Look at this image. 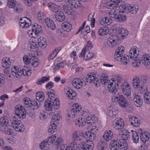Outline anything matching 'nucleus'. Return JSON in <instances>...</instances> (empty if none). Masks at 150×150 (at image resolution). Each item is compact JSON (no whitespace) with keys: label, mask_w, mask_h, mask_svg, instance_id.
Here are the masks:
<instances>
[{"label":"nucleus","mask_w":150,"mask_h":150,"mask_svg":"<svg viewBox=\"0 0 150 150\" xmlns=\"http://www.w3.org/2000/svg\"><path fill=\"white\" fill-rule=\"evenodd\" d=\"M47 113L45 111H41L40 113L39 118L40 119L42 120H43L47 117L46 114Z\"/></svg>","instance_id":"nucleus-63"},{"label":"nucleus","mask_w":150,"mask_h":150,"mask_svg":"<svg viewBox=\"0 0 150 150\" xmlns=\"http://www.w3.org/2000/svg\"><path fill=\"white\" fill-rule=\"evenodd\" d=\"M120 140L111 141L110 144V148L112 150H117L119 149Z\"/></svg>","instance_id":"nucleus-29"},{"label":"nucleus","mask_w":150,"mask_h":150,"mask_svg":"<svg viewBox=\"0 0 150 150\" xmlns=\"http://www.w3.org/2000/svg\"><path fill=\"white\" fill-rule=\"evenodd\" d=\"M55 17L56 20L58 22L63 21L65 18L64 13L61 11H58L56 12L55 15Z\"/></svg>","instance_id":"nucleus-23"},{"label":"nucleus","mask_w":150,"mask_h":150,"mask_svg":"<svg viewBox=\"0 0 150 150\" xmlns=\"http://www.w3.org/2000/svg\"><path fill=\"white\" fill-rule=\"evenodd\" d=\"M77 147V145L75 142H71L68 146L69 150H76Z\"/></svg>","instance_id":"nucleus-61"},{"label":"nucleus","mask_w":150,"mask_h":150,"mask_svg":"<svg viewBox=\"0 0 150 150\" xmlns=\"http://www.w3.org/2000/svg\"><path fill=\"white\" fill-rule=\"evenodd\" d=\"M119 149L121 150H127L128 147V145L126 141L120 139L119 141Z\"/></svg>","instance_id":"nucleus-35"},{"label":"nucleus","mask_w":150,"mask_h":150,"mask_svg":"<svg viewBox=\"0 0 150 150\" xmlns=\"http://www.w3.org/2000/svg\"><path fill=\"white\" fill-rule=\"evenodd\" d=\"M113 136V133L110 130L105 131L103 135L104 139L108 141L112 139Z\"/></svg>","instance_id":"nucleus-36"},{"label":"nucleus","mask_w":150,"mask_h":150,"mask_svg":"<svg viewBox=\"0 0 150 150\" xmlns=\"http://www.w3.org/2000/svg\"><path fill=\"white\" fill-rule=\"evenodd\" d=\"M60 102L58 98H55L53 100L50 98L46 100L44 103V108L46 110L52 111V108L57 109L59 106Z\"/></svg>","instance_id":"nucleus-3"},{"label":"nucleus","mask_w":150,"mask_h":150,"mask_svg":"<svg viewBox=\"0 0 150 150\" xmlns=\"http://www.w3.org/2000/svg\"><path fill=\"white\" fill-rule=\"evenodd\" d=\"M112 100L113 102L117 103L121 108H126L127 105V101L126 98L122 95L120 94L118 92L113 95L112 97Z\"/></svg>","instance_id":"nucleus-5"},{"label":"nucleus","mask_w":150,"mask_h":150,"mask_svg":"<svg viewBox=\"0 0 150 150\" xmlns=\"http://www.w3.org/2000/svg\"><path fill=\"white\" fill-rule=\"evenodd\" d=\"M109 31V29L108 28L102 27L99 29L98 33L99 35L103 36L108 34Z\"/></svg>","instance_id":"nucleus-43"},{"label":"nucleus","mask_w":150,"mask_h":150,"mask_svg":"<svg viewBox=\"0 0 150 150\" xmlns=\"http://www.w3.org/2000/svg\"><path fill=\"white\" fill-rule=\"evenodd\" d=\"M100 81L102 84L105 85L107 84L108 81V77L107 75L102 74L100 77Z\"/></svg>","instance_id":"nucleus-49"},{"label":"nucleus","mask_w":150,"mask_h":150,"mask_svg":"<svg viewBox=\"0 0 150 150\" xmlns=\"http://www.w3.org/2000/svg\"><path fill=\"white\" fill-rule=\"evenodd\" d=\"M62 27L64 30L67 32H69L72 29L71 24L67 21L62 23Z\"/></svg>","instance_id":"nucleus-30"},{"label":"nucleus","mask_w":150,"mask_h":150,"mask_svg":"<svg viewBox=\"0 0 150 150\" xmlns=\"http://www.w3.org/2000/svg\"><path fill=\"white\" fill-rule=\"evenodd\" d=\"M11 126L15 130L18 132H22L24 131L25 127L21 121L13 117L11 123Z\"/></svg>","instance_id":"nucleus-9"},{"label":"nucleus","mask_w":150,"mask_h":150,"mask_svg":"<svg viewBox=\"0 0 150 150\" xmlns=\"http://www.w3.org/2000/svg\"><path fill=\"white\" fill-rule=\"evenodd\" d=\"M117 22L120 23L125 22L126 20V16L123 14H118L116 15L115 18Z\"/></svg>","instance_id":"nucleus-42"},{"label":"nucleus","mask_w":150,"mask_h":150,"mask_svg":"<svg viewBox=\"0 0 150 150\" xmlns=\"http://www.w3.org/2000/svg\"><path fill=\"white\" fill-rule=\"evenodd\" d=\"M64 92L66 94L68 98L70 100H73L76 98V92L73 91L69 88H67L64 89Z\"/></svg>","instance_id":"nucleus-17"},{"label":"nucleus","mask_w":150,"mask_h":150,"mask_svg":"<svg viewBox=\"0 0 150 150\" xmlns=\"http://www.w3.org/2000/svg\"><path fill=\"white\" fill-rule=\"evenodd\" d=\"M38 59L37 58H36L34 59L31 61V62H30L31 65L34 67H37L39 64V62H38Z\"/></svg>","instance_id":"nucleus-64"},{"label":"nucleus","mask_w":150,"mask_h":150,"mask_svg":"<svg viewBox=\"0 0 150 150\" xmlns=\"http://www.w3.org/2000/svg\"><path fill=\"white\" fill-rule=\"evenodd\" d=\"M62 8L64 12L67 14L71 15L73 13V8L70 6L65 4L63 6Z\"/></svg>","instance_id":"nucleus-41"},{"label":"nucleus","mask_w":150,"mask_h":150,"mask_svg":"<svg viewBox=\"0 0 150 150\" xmlns=\"http://www.w3.org/2000/svg\"><path fill=\"white\" fill-rule=\"evenodd\" d=\"M131 132H133L132 137L133 142L134 143H138L139 140V136L138 133L135 131L133 132V130H132Z\"/></svg>","instance_id":"nucleus-52"},{"label":"nucleus","mask_w":150,"mask_h":150,"mask_svg":"<svg viewBox=\"0 0 150 150\" xmlns=\"http://www.w3.org/2000/svg\"><path fill=\"white\" fill-rule=\"evenodd\" d=\"M8 120L6 116H4L0 119V126H5L8 123Z\"/></svg>","instance_id":"nucleus-50"},{"label":"nucleus","mask_w":150,"mask_h":150,"mask_svg":"<svg viewBox=\"0 0 150 150\" xmlns=\"http://www.w3.org/2000/svg\"><path fill=\"white\" fill-rule=\"evenodd\" d=\"M72 137L74 141H80L81 139V136L77 132H75L73 133Z\"/></svg>","instance_id":"nucleus-57"},{"label":"nucleus","mask_w":150,"mask_h":150,"mask_svg":"<svg viewBox=\"0 0 150 150\" xmlns=\"http://www.w3.org/2000/svg\"><path fill=\"white\" fill-rule=\"evenodd\" d=\"M48 138L46 140H45L42 141L40 144L39 145L40 148L41 149H44L45 147H47L46 146L47 145H50V143H48Z\"/></svg>","instance_id":"nucleus-60"},{"label":"nucleus","mask_w":150,"mask_h":150,"mask_svg":"<svg viewBox=\"0 0 150 150\" xmlns=\"http://www.w3.org/2000/svg\"><path fill=\"white\" fill-rule=\"evenodd\" d=\"M96 74L93 73H88L85 79V83H93L95 84V86L98 87L99 86V81L98 78H97Z\"/></svg>","instance_id":"nucleus-11"},{"label":"nucleus","mask_w":150,"mask_h":150,"mask_svg":"<svg viewBox=\"0 0 150 150\" xmlns=\"http://www.w3.org/2000/svg\"><path fill=\"white\" fill-rule=\"evenodd\" d=\"M40 101H38V102H37L35 100H33L31 101V108H32V107H33L35 109H38V108L40 107Z\"/></svg>","instance_id":"nucleus-55"},{"label":"nucleus","mask_w":150,"mask_h":150,"mask_svg":"<svg viewBox=\"0 0 150 150\" xmlns=\"http://www.w3.org/2000/svg\"><path fill=\"white\" fill-rule=\"evenodd\" d=\"M45 22L47 27L50 29L53 30L56 28L54 22L50 18H46L45 19Z\"/></svg>","instance_id":"nucleus-28"},{"label":"nucleus","mask_w":150,"mask_h":150,"mask_svg":"<svg viewBox=\"0 0 150 150\" xmlns=\"http://www.w3.org/2000/svg\"><path fill=\"white\" fill-rule=\"evenodd\" d=\"M38 43L39 45L42 48H45L47 46L46 39L43 37H40L38 39Z\"/></svg>","instance_id":"nucleus-38"},{"label":"nucleus","mask_w":150,"mask_h":150,"mask_svg":"<svg viewBox=\"0 0 150 150\" xmlns=\"http://www.w3.org/2000/svg\"><path fill=\"white\" fill-rule=\"evenodd\" d=\"M47 95L48 96L49 98H50V97H53L54 98L55 96V91L54 90L52 89L49 90L47 91Z\"/></svg>","instance_id":"nucleus-62"},{"label":"nucleus","mask_w":150,"mask_h":150,"mask_svg":"<svg viewBox=\"0 0 150 150\" xmlns=\"http://www.w3.org/2000/svg\"><path fill=\"white\" fill-rule=\"evenodd\" d=\"M118 113V111L117 109L112 107H110L108 109V114L111 118H115L117 115Z\"/></svg>","instance_id":"nucleus-26"},{"label":"nucleus","mask_w":150,"mask_h":150,"mask_svg":"<svg viewBox=\"0 0 150 150\" xmlns=\"http://www.w3.org/2000/svg\"><path fill=\"white\" fill-rule=\"evenodd\" d=\"M36 99L39 101H43L45 98L44 94L42 92H39L36 95Z\"/></svg>","instance_id":"nucleus-51"},{"label":"nucleus","mask_w":150,"mask_h":150,"mask_svg":"<svg viewBox=\"0 0 150 150\" xmlns=\"http://www.w3.org/2000/svg\"><path fill=\"white\" fill-rule=\"evenodd\" d=\"M43 32V30L40 25L35 23L32 25L31 30H29L28 34L31 38H36Z\"/></svg>","instance_id":"nucleus-6"},{"label":"nucleus","mask_w":150,"mask_h":150,"mask_svg":"<svg viewBox=\"0 0 150 150\" xmlns=\"http://www.w3.org/2000/svg\"><path fill=\"white\" fill-rule=\"evenodd\" d=\"M68 2L69 4L76 8H77L80 6L81 4L79 0H69Z\"/></svg>","instance_id":"nucleus-39"},{"label":"nucleus","mask_w":150,"mask_h":150,"mask_svg":"<svg viewBox=\"0 0 150 150\" xmlns=\"http://www.w3.org/2000/svg\"><path fill=\"white\" fill-rule=\"evenodd\" d=\"M7 5L9 8H13L14 13H19L23 11L22 6L17 3L16 0H8Z\"/></svg>","instance_id":"nucleus-7"},{"label":"nucleus","mask_w":150,"mask_h":150,"mask_svg":"<svg viewBox=\"0 0 150 150\" xmlns=\"http://www.w3.org/2000/svg\"><path fill=\"white\" fill-rule=\"evenodd\" d=\"M31 100L29 98L25 97L23 99V102L24 103L25 106L27 108H31Z\"/></svg>","instance_id":"nucleus-53"},{"label":"nucleus","mask_w":150,"mask_h":150,"mask_svg":"<svg viewBox=\"0 0 150 150\" xmlns=\"http://www.w3.org/2000/svg\"><path fill=\"white\" fill-rule=\"evenodd\" d=\"M122 91L125 95L128 96L131 93V88L129 84L127 82L123 83L121 86Z\"/></svg>","instance_id":"nucleus-16"},{"label":"nucleus","mask_w":150,"mask_h":150,"mask_svg":"<svg viewBox=\"0 0 150 150\" xmlns=\"http://www.w3.org/2000/svg\"><path fill=\"white\" fill-rule=\"evenodd\" d=\"M115 79L114 78L109 81L108 86L109 91L112 93L113 96L114 94H116V92H117L118 86V84L116 83V80H115Z\"/></svg>","instance_id":"nucleus-12"},{"label":"nucleus","mask_w":150,"mask_h":150,"mask_svg":"<svg viewBox=\"0 0 150 150\" xmlns=\"http://www.w3.org/2000/svg\"><path fill=\"white\" fill-rule=\"evenodd\" d=\"M94 15V13L93 12H91L89 14L88 20L89 21H91V25L92 28L94 27L95 25V20L94 18H93Z\"/></svg>","instance_id":"nucleus-48"},{"label":"nucleus","mask_w":150,"mask_h":150,"mask_svg":"<svg viewBox=\"0 0 150 150\" xmlns=\"http://www.w3.org/2000/svg\"><path fill=\"white\" fill-rule=\"evenodd\" d=\"M31 100L29 98L25 97L23 99V102L24 103L25 106L27 108H31Z\"/></svg>","instance_id":"nucleus-54"},{"label":"nucleus","mask_w":150,"mask_h":150,"mask_svg":"<svg viewBox=\"0 0 150 150\" xmlns=\"http://www.w3.org/2000/svg\"><path fill=\"white\" fill-rule=\"evenodd\" d=\"M55 63H56V65L54 66V68L57 70L61 68H63L64 66V62L59 58H57L56 59L55 61Z\"/></svg>","instance_id":"nucleus-33"},{"label":"nucleus","mask_w":150,"mask_h":150,"mask_svg":"<svg viewBox=\"0 0 150 150\" xmlns=\"http://www.w3.org/2000/svg\"><path fill=\"white\" fill-rule=\"evenodd\" d=\"M112 20L109 17H105L101 20L100 23L102 25H109L112 23Z\"/></svg>","instance_id":"nucleus-40"},{"label":"nucleus","mask_w":150,"mask_h":150,"mask_svg":"<svg viewBox=\"0 0 150 150\" xmlns=\"http://www.w3.org/2000/svg\"><path fill=\"white\" fill-rule=\"evenodd\" d=\"M48 143L50 144H52L57 146V147H58L62 144V139L60 137H57L54 135H52L51 136L48 137Z\"/></svg>","instance_id":"nucleus-13"},{"label":"nucleus","mask_w":150,"mask_h":150,"mask_svg":"<svg viewBox=\"0 0 150 150\" xmlns=\"http://www.w3.org/2000/svg\"><path fill=\"white\" fill-rule=\"evenodd\" d=\"M144 98L145 102L148 104H150V93L147 92L144 93Z\"/></svg>","instance_id":"nucleus-59"},{"label":"nucleus","mask_w":150,"mask_h":150,"mask_svg":"<svg viewBox=\"0 0 150 150\" xmlns=\"http://www.w3.org/2000/svg\"><path fill=\"white\" fill-rule=\"evenodd\" d=\"M129 33L127 30L121 28L118 30L116 35L110 36L107 40V44L110 47L115 46L119 40H122L126 37Z\"/></svg>","instance_id":"nucleus-1"},{"label":"nucleus","mask_w":150,"mask_h":150,"mask_svg":"<svg viewBox=\"0 0 150 150\" xmlns=\"http://www.w3.org/2000/svg\"><path fill=\"white\" fill-rule=\"evenodd\" d=\"M114 128L116 129H122L124 126L123 120L120 118L115 119L113 122Z\"/></svg>","instance_id":"nucleus-15"},{"label":"nucleus","mask_w":150,"mask_h":150,"mask_svg":"<svg viewBox=\"0 0 150 150\" xmlns=\"http://www.w3.org/2000/svg\"><path fill=\"white\" fill-rule=\"evenodd\" d=\"M130 133L126 129H123L120 132V134L121 135L122 139L125 140H127L129 138Z\"/></svg>","instance_id":"nucleus-37"},{"label":"nucleus","mask_w":150,"mask_h":150,"mask_svg":"<svg viewBox=\"0 0 150 150\" xmlns=\"http://www.w3.org/2000/svg\"><path fill=\"white\" fill-rule=\"evenodd\" d=\"M115 59L117 60L120 61L121 64L124 65H126L129 62V56L125 55L123 56H122L118 57L116 56Z\"/></svg>","instance_id":"nucleus-27"},{"label":"nucleus","mask_w":150,"mask_h":150,"mask_svg":"<svg viewBox=\"0 0 150 150\" xmlns=\"http://www.w3.org/2000/svg\"><path fill=\"white\" fill-rule=\"evenodd\" d=\"M141 60L142 63L146 66L150 64V56L148 54L143 55Z\"/></svg>","instance_id":"nucleus-32"},{"label":"nucleus","mask_w":150,"mask_h":150,"mask_svg":"<svg viewBox=\"0 0 150 150\" xmlns=\"http://www.w3.org/2000/svg\"><path fill=\"white\" fill-rule=\"evenodd\" d=\"M129 53V56L130 58L134 59L132 62L133 66L136 67H139L141 62V60L137 57L139 54V50L137 47H133L131 48Z\"/></svg>","instance_id":"nucleus-4"},{"label":"nucleus","mask_w":150,"mask_h":150,"mask_svg":"<svg viewBox=\"0 0 150 150\" xmlns=\"http://www.w3.org/2000/svg\"><path fill=\"white\" fill-rule=\"evenodd\" d=\"M38 18L40 22L42 23L45 18V16L43 12L40 11L38 12L37 14Z\"/></svg>","instance_id":"nucleus-58"},{"label":"nucleus","mask_w":150,"mask_h":150,"mask_svg":"<svg viewBox=\"0 0 150 150\" xmlns=\"http://www.w3.org/2000/svg\"><path fill=\"white\" fill-rule=\"evenodd\" d=\"M124 52V48L122 46L118 47L117 49L116 50L114 55L115 58L116 59V56L117 57L122 56Z\"/></svg>","instance_id":"nucleus-34"},{"label":"nucleus","mask_w":150,"mask_h":150,"mask_svg":"<svg viewBox=\"0 0 150 150\" xmlns=\"http://www.w3.org/2000/svg\"><path fill=\"white\" fill-rule=\"evenodd\" d=\"M86 48L83 49L80 53L79 57H84L85 60H91L93 57V54L89 52L86 51Z\"/></svg>","instance_id":"nucleus-19"},{"label":"nucleus","mask_w":150,"mask_h":150,"mask_svg":"<svg viewBox=\"0 0 150 150\" xmlns=\"http://www.w3.org/2000/svg\"><path fill=\"white\" fill-rule=\"evenodd\" d=\"M51 124L49 126L48 129V132L51 134H53L57 131V126L54 123H51Z\"/></svg>","instance_id":"nucleus-47"},{"label":"nucleus","mask_w":150,"mask_h":150,"mask_svg":"<svg viewBox=\"0 0 150 150\" xmlns=\"http://www.w3.org/2000/svg\"><path fill=\"white\" fill-rule=\"evenodd\" d=\"M122 12L124 13H130L132 14H136L139 10L137 6L135 5L131 6L129 4H125L121 6Z\"/></svg>","instance_id":"nucleus-8"},{"label":"nucleus","mask_w":150,"mask_h":150,"mask_svg":"<svg viewBox=\"0 0 150 150\" xmlns=\"http://www.w3.org/2000/svg\"><path fill=\"white\" fill-rule=\"evenodd\" d=\"M15 111L17 118L23 119L25 117L26 111L24 107L19 105H16L15 108Z\"/></svg>","instance_id":"nucleus-10"},{"label":"nucleus","mask_w":150,"mask_h":150,"mask_svg":"<svg viewBox=\"0 0 150 150\" xmlns=\"http://www.w3.org/2000/svg\"><path fill=\"white\" fill-rule=\"evenodd\" d=\"M82 136L85 139L91 142L94 141L96 138L95 134L90 132L89 131L85 132L83 134H82Z\"/></svg>","instance_id":"nucleus-21"},{"label":"nucleus","mask_w":150,"mask_h":150,"mask_svg":"<svg viewBox=\"0 0 150 150\" xmlns=\"http://www.w3.org/2000/svg\"><path fill=\"white\" fill-rule=\"evenodd\" d=\"M133 86L135 88H138L140 87V81L139 78L136 77L133 80Z\"/></svg>","instance_id":"nucleus-45"},{"label":"nucleus","mask_w":150,"mask_h":150,"mask_svg":"<svg viewBox=\"0 0 150 150\" xmlns=\"http://www.w3.org/2000/svg\"><path fill=\"white\" fill-rule=\"evenodd\" d=\"M107 144L105 142L100 141L98 142L97 148L99 150H107Z\"/></svg>","instance_id":"nucleus-44"},{"label":"nucleus","mask_w":150,"mask_h":150,"mask_svg":"<svg viewBox=\"0 0 150 150\" xmlns=\"http://www.w3.org/2000/svg\"><path fill=\"white\" fill-rule=\"evenodd\" d=\"M106 4L107 8L110 9L115 8L118 5V4L115 3L112 0L108 1Z\"/></svg>","instance_id":"nucleus-46"},{"label":"nucleus","mask_w":150,"mask_h":150,"mask_svg":"<svg viewBox=\"0 0 150 150\" xmlns=\"http://www.w3.org/2000/svg\"><path fill=\"white\" fill-rule=\"evenodd\" d=\"M50 79V77L42 76L40 79H39L37 82L38 85H41L42 83H44L45 82L48 81Z\"/></svg>","instance_id":"nucleus-56"},{"label":"nucleus","mask_w":150,"mask_h":150,"mask_svg":"<svg viewBox=\"0 0 150 150\" xmlns=\"http://www.w3.org/2000/svg\"><path fill=\"white\" fill-rule=\"evenodd\" d=\"M30 69L27 67L24 66L22 70L19 71L18 67L17 66H13L11 69V74L13 76L18 79H20L22 76L23 74L25 76L30 75L31 74Z\"/></svg>","instance_id":"nucleus-2"},{"label":"nucleus","mask_w":150,"mask_h":150,"mask_svg":"<svg viewBox=\"0 0 150 150\" xmlns=\"http://www.w3.org/2000/svg\"><path fill=\"white\" fill-rule=\"evenodd\" d=\"M129 121L131 125L134 127H138L140 124V120L134 116H130L129 117Z\"/></svg>","instance_id":"nucleus-18"},{"label":"nucleus","mask_w":150,"mask_h":150,"mask_svg":"<svg viewBox=\"0 0 150 150\" xmlns=\"http://www.w3.org/2000/svg\"><path fill=\"white\" fill-rule=\"evenodd\" d=\"M83 82L78 78L74 79L72 81L73 86L76 88L79 89L83 86Z\"/></svg>","instance_id":"nucleus-22"},{"label":"nucleus","mask_w":150,"mask_h":150,"mask_svg":"<svg viewBox=\"0 0 150 150\" xmlns=\"http://www.w3.org/2000/svg\"><path fill=\"white\" fill-rule=\"evenodd\" d=\"M140 139L143 143H145L148 141L150 135L147 132H143L140 133Z\"/></svg>","instance_id":"nucleus-31"},{"label":"nucleus","mask_w":150,"mask_h":150,"mask_svg":"<svg viewBox=\"0 0 150 150\" xmlns=\"http://www.w3.org/2000/svg\"><path fill=\"white\" fill-rule=\"evenodd\" d=\"M81 109V107L79 106L77 104L74 105L72 106L71 109L70 111L69 112L70 113L69 115L70 117H72V118H74L76 116L75 115L79 113Z\"/></svg>","instance_id":"nucleus-14"},{"label":"nucleus","mask_w":150,"mask_h":150,"mask_svg":"<svg viewBox=\"0 0 150 150\" xmlns=\"http://www.w3.org/2000/svg\"><path fill=\"white\" fill-rule=\"evenodd\" d=\"M82 146L81 150H92L94 147V144L87 142L82 144Z\"/></svg>","instance_id":"nucleus-24"},{"label":"nucleus","mask_w":150,"mask_h":150,"mask_svg":"<svg viewBox=\"0 0 150 150\" xmlns=\"http://www.w3.org/2000/svg\"><path fill=\"white\" fill-rule=\"evenodd\" d=\"M31 20L29 18H27L26 17H23L20 19V25L22 28H28L31 25V23H29L30 22Z\"/></svg>","instance_id":"nucleus-20"},{"label":"nucleus","mask_w":150,"mask_h":150,"mask_svg":"<svg viewBox=\"0 0 150 150\" xmlns=\"http://www.w3.org/2000/svg\"><path fill=\"white\" fill-rule=\"evenodd\" d=\"M133 100L135 105L137 107H140L143 104V100L141 97L138 95L134 96L133 98Z\"/></svg>","instance_id":"nucleus-25"}]
</instances>
